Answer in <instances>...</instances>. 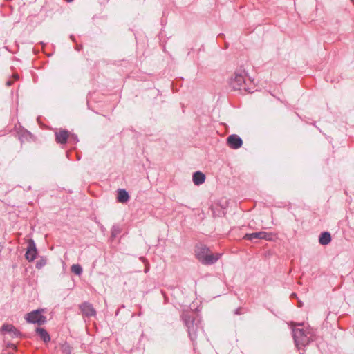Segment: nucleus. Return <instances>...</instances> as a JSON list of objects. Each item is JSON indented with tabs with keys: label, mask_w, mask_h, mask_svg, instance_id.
I'll return each mask as SVG.
<instances>
[{
	"label": "nucleus",
	"mask_w": 354,
	"mask_h": 354,
	"mask_svg": "<svg viewBox=\"0 0 354 354\" xmlns=\"http://www.w3.org/2000/svg\"><path fill=\"white\" fill-rule=\"evenodd\" d=\"M71 140H73L74 142H76L77 140V136H75V135H72L71 138Z\"/></svg>",
	"instance_id": "obj_21"
},
{
	"label": "nucleus",
	"mask_w": 354,
	"mask_h": 354,
	"mask_svg": "<svg viewBox=\"0 0 354 354\" xmlns=\"http://www.w3.org/2000/svg\"><path fill=\"white\" fill-rule=\"evenodd\" d=\"M43 311V309L33 310L26 314L25 319L28 323L42 325L45 324L46 322V317L44 315H41V313Z\"/></svg>",
	"instance_id": "obj_5"
},
{
	"label": "nucleus",
	"mask_w": 354,
	"mask_h": 354,
	"mask_svg": "<svg viewBox=\"0 0 354 354\" xmlns=\"http://www.w3.org/2000/svg\"><path fill=\"white\" fill-rule=\"evenodd\" d=\"M182 319L187 328V332L190 339L194 342L199 333L203 330L201 326V319L193 312H183Z\"/></svg>",
	"instance_id": "obj_1"
},
{
	"label": "nucleus",
	"mask_w": 354,
	"mask_h": 354,
	"mask_svg": "<svg viewBox=\"0 0 354 354\" xmlns=\"http://www.w3.org/2000/svg\"><path fill=\"white\" fill-rule=\"evenodd\" d=\"M291 297H297V295H296V294H295V293H292V294L291 295Z\"/></svg>",
	"instance_id": "obj_25"
},
{
	"label": "nucleus",
	"mask_w": 354,
	"mask_h": 354,
	"mask_svg": "<svg viewBox=\"0 0 354 354\" xmlns=\"http://www.w3.org/2000/svg\"><path fill=\"white\" fill-rule=\"evenodd\" d=\"M55 140L59 144H66L69 136V132L66 129H61L56 131Z\"/></svg>",
	"instance_id": "obj_11"
},
{
	"label": "nucleus",
	"mask_w": 354,
	"mask_h": 354,
	"mask_svg": "<svg viewBox=\"0 0 354 354\" xmlns=\"http://www.w3.org/2000/svg\"><path fill=\"white\" fill-rule=\"evenodd\" d=\"M244 239L253 241L254 239H265L267 241L272 240V234L266 232H253L251 234H245L243 236Z\"/></svg>",
	"instance_id": "obj_6"
},
{
	"label": "nucleus",
	"mask_w": 354,
	"mask_h": 354,
	"mask_svg": "<svg viewBox=\"0 0 354 354\" xmlns=\"http://www.w3.org/2000/svg\"><path fill=\"white\" fill-rule=\"evenodd\" d=\"M351 1L354 2V0H351Z\"/></svg>",
	"instance_id": "obj_28"
},
{
	"label": "nucleus",
	"mask_w": 354,
	"mask_h": 354,
	"mask_svg": "<svg viewBox=\"0 0 354 354\" xmlns=\"http://www.w3.org/2000/svg\"><path fill=\"white\" fill-rule=\"evenodd\" d=\"M37 254V250L35 243L32 239H30L28 242L27 251L25 254V257L28 261H33Z\"/></svg>",
	"instance_id": "obj_7"
},
{
	"label": "nucleus",
	"mask_w": 354,
	"mask_h": 354,
	"mask_svg": "<svg viewBox=\"0 0 354 354\" xmlns=\"http://www.w3.org/2000/svg\"><path fill=\"white\" fill-rule=\"evenodd\" d=\"M1 330L3 333H9L12 337H18L21 335V333L12 324H3L1 328Z\"/></svg>",
	"instance_id": "obj_10"
},
{
	"label": "nucleus",
	"mask_w": 354,
	"mask_h": 354,
	"mask_svg": "<svg viewBox=\"0 0 354 354\" xmlns=\"http://www.w3.org/2000/svg\"><path fill=\"white\" fill-rule=\"evenodd\" d=\"M227 143L230 148L237 149L242 146L243 140L238 135L232 134L227 137Z\"/></svg>",
	"instance_id": "obj_8"
},
{
	"label": "nucleus",
	"mask_w": 354,
	"mask_h": 354,
	"mask_svg": "<svg viewBox=\"0 0 354 354\" xmlns=\"http://www.w3.org/2000/svg\"><path fill=\"white\" fill-rule=\"evenodd\" d=\"M292 335L296 346L299 350L314 340L315 333L312 328H293Z\"/></svg>",
	"instance_id": "obj_2"
},
{
	"label": "nucleus",
	"mask_w": 354,
	"mask_h": 354,
	"mask_svg": "<svg viewBox=\"0 0 354 354\" xmlns=\"http://www.w3.org/2000/svg\"><path fill=\"white\" fill-rule=\"evenodd\" d=\"M120 233V229L118 225H113L111 229V237L115 238Z\"/></svg>",
	"instance_id": "obj_18"
},
{
	"label": "nucleus",
	"mask_w": 354,
	"mask_h": 354,
	"mask_svg": "<svg viewBox=\"0 0 354 354\" xmlns=\"http://www.w3.org/2000/svg\"><path fill=\"white\" fill-rule=\"evenodd\" d=\"M14 78H15V80H18V79L19 78V75H14Z\"/></svg>",
	"instance_id": "obj_24"
},
{
	"label": "nucleus",
	"mask_w": 354,
	"mask_h": 354,
	"mask_svg": "<svg viewBox=\"0 0 354 354\" xmlns=\"http://www.w3.org/2000/svg\"><path fill=\"white\" fill-rule=\"evenodd\" d=\"M129 198L128 192L124 189H119L118 190L117 200L120 203H126Z\"/></svg>",
	"instance_id": "obj_14"
},
{
	"label": "nucleus",
	"mask_w": 354,
	"mask_h": 354,
	"mask_svg": "<svg viewBox=\"0 0 354 354\" xmlns=\"http://www.w3.org/2000/svg\"><path fill=\"white\" fill-rule=\"evenodd\" d=\"M205 176L201 171H196L193 174L192 180L194 185H199L205 182Z\"/></svg>",
	"instance_id": "obj_12"
},
{
	"label": "nucleus",
	"mask_w": 354,
	"mask_h": 354,
	"mask_svg": "<svg viewBox=\"0 0 354 354\" xmlns=\"http://www.w3.org/2000/svg\"><path fill=\"white\" fill-rule=\"evenodd\" d=\"M80 309L84 316L90 317L96 315L93 305L88 302H84L80 305Z\"/></svg>",
	"instance_id": "obj_9"
},
{
	"label": "nucleus",
	"mask_w": 354,
	"mask_h": 354,
	"mask_svg": "<svg viewBox=\"0 0 354 354\" xmlns=\"http://www.w3.org/2000/svg\"><path fill=\"white\" fill-rule=\"evenodd\" d=\"M67 2H72L73 0H66Z\"/></svg>",
	"instance_id": "obj_26"
},
{
	"label": "nucleus",
	"mask_w": 354,
	"mask_h": 354,
	"mask_svg": "<svg viewBox=\"0 0 354 354\" xmlns=\"http://www.w3.org/2000/svg\"><path fill=\"white\" fill-rule=\"evenodd\" d=\"M298 326H304V324H298Z\"/></svg>",
	"instance_id": "obj_27"
},
{
	"label": "nucleus",
	"mask_w": 354,
	"mask_h": 354,
	"mask_svg": "<svg viewBox=\"0 0 354 354\" xmlns=\"http://www.w3.org/2000/svg\"><path fill=\"white\" fill-rule=\"evenodd\" d=\"M46 264V261L45 259H40L36 263V268L37 269H41Z\"/></svg>",
	"instance_id": "obj_19"
},
{
	"label": "nucleus",
	"mask_w": 354,
	"mask_h": 354,
	"mask_svg": "<svg viewBox=\"0 0 354 354\" xmlns=\"http://www.w3.org/2000/svg\"><path fill=\"white\" fill-rule=\"evenodd\" d=\"M71 272H73L74 274L80 276L82 274V268L81 267V266L78 265V264H73L72 266H71Z\"/></svg>",
	"instance_id": "obj_16"
},
{
	"label": "nucleus",
	"mask_w": 354,
	"mask_h": 354,
	"mask_svg": "<svg viewBox=\"0 0 354 354\" xmlns=\"http://www.w3.org/2000/svg\"><path fill=\"white\" fill-rule=\"evenodd\" d=\"M61 350L64 353L71 354V348L68 343H64L61 346Z\"/></svg>",
	"instance_id": "obj_17"
},
{
	"label": "nucleus",
	"mask_w": 354,
	"mask_h": 354,
	"mask_svg": "<svg viewBox=\"0 0 354 354\" xmlns=\"http://www.w3.org/2000/svg\"><path fill=\"white\" fill-rule=\"evenodd\" d=\"M36 333L39 335L41 339H42L45 343L50 341V335L44 328L37 327L36 328Z\"/></svg>",
	"instance_id": "obj_13"
},
{
	"label": "nucleus",
	"mask_w": 354,
	"mask_h": 354,
	"mask_svg": "<svg viewBox=\"0 0 354 354\" xmlns=\"http://www.w3.org/2000/svg\"><path fill=\"white\" fill-rule=\"evenodd\" d=\"M195 252L197 259L203 265L214 264L221 256L219 253H210L209 249L202 243L196 245Z\"/></svg>",
	"instance_id": "obj_3"
},
{
	"label": "nucleus",
	"mask_w": 354,
	"mask_h": 354,
	"mask_svg": "<svg viewBox=\"0 0 354 354\" xmlns=\"http://www.w3.org/2000/svg\"><path fill=\"white\" fill-rule=\"evenodd\" d=\"M8 346L11 347V348H15V346L13 344H8Z\"/></svg>",
	"instance_id": "obj_23"
},
{
	"label": "nucleus",
	"mask_w": 354,
	"mask_h": 354,
	"mask_svg": "<svg viewBox=\"0 0 354 354\" xmlns=\"http://www.w3.org/2000/svg\"><path fill=\"white\" fill-rule=\"evenodd\" d=\"M331 241V235L328 232L321 233L319 238V243L321 245H326Z\"/></svg>",
	"instance_id": "obj_15"
},
{
	"label": "nucleus",
	"mask_w": 354,
	"mask_h": 354,
	"mask_svg": "<svg viewBox=\"0 0 354 354\" xmlns=\"http://www.w3.org/2000/svg\"><path fill=\"white\" fill-rule=\"evenodd\" d=\"M12 84V81H10V80H9V81H8V82H6V85H7V86H10Z\"/></svg>",
	"instance_id": "obj_22"
},
{
	"label": "nucleus",
	"mask_w": 354,
	"mask_h": 354,
	"mask_svg": "<svg viewBox=\"0 0 354 354\" xmlns=\"http://www.w3.org/2000/svg\"><path fill=\"white\" fill-rule=\"evenodd\" d=\"M235 315H241V308H238L235 310V312H234Z\"/></svg>",
	"instance_id": "obj_20"
},
{
	"label": "nucleus",
	"mask_w": 354,
	"mask_h": 354,
	"mask_svg": "<svg viewBox=\"0 0 354 354\" xmlns=\"http://www.w3.org/2000/svg\"><path fill=\"white\" fill-rule=\"evenodd\" d=\"M245 76L244 70L239 69L234 72V75L230 80V85L234 91H241L245 89Z\"/></svg>",
	"instance_id": "obj_4"
}]
</instances>
